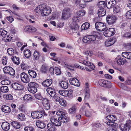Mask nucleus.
<instances>
[{
    "label": "nucleus",
    "mask_w": 131,
    "mask_h": 131,
    "mask_svg": "<svg viewBox=\"0 0 131 131\" xmlns=\"http://www.w3.org/2000/svg\"><path fill=\"white\" fill-rule=\"evenodd\" d=\"M43 7L42 5H38L36 7L35 9L34 10V11L38 14H40L41 15V13H42V11Z\"/></svg>",
    "instance_id": "b1692460"
},
{
    "label": "nucleus",
    "mask_w": 131,
    "mask_h": 131,
    "mask_svg": "<svg viewBox=\"0 0 131 131\" xmlns=\"http://www.w3.org/2000/svg\"><path fill=\"white\" fill-rule=\"evenodd\" d=\"M112 0H106L105 1V3L106 7L108 8H111L112 5L111 4Z\"/></svg>",
    "instance_id": "a18cd8bd"
},
{
    "label": "nucleus",
    "mask_w": 131,
    "mask_h": 131,
    "mask_svg": "<svg viewBox=\"0 0 131 131\" xmlns=\"http://www.w3.org/2000/svg\"><path fill=\"white\" fill-rule=\"evenodd\" d=\"M18 119L20 121H23L25 119V115L22 113L18 114L17 116Z\"/></svg>",
    "instance_id": "37998d69"
},
{
    "label": "nucleus",
    "mask_w": 131,
    "mask_h": 131,
    "mask_svg": "<svg viewBox=\"0 0 131 131\" xmlns=\"http://www.w3.org/2000/svg\"><path fill=\"white\" fill-rule=\"evenodd\" d=\"M121 35L124 38L129 39L131 38V33L129 32H126L124 33L123 32L121 34Z\"/></svg>",
    "instance_id": "cd10ccee"
},
{
    "label": "nucleus",
    "mask_w": 131,
    "mask_h": 131,
    "mask_svg": "<svg viewBox=\"0 0 131 131\" xmlns=\"http://www.w3.org/2000/svg\"><path fill=\"white\" fill-rule=\"evenodd\" d=\"M28 91L32 93H34L37 91V88L38 87V84L35 82H30L28 84Z\"/></svg>",
    "instance_id": "f03ea898"
},
{
    "label": "nucleus",
    "mask_w": 131,
    "mask_h": 131,
    "mask_svg": "<svg viewBox=\"0 0 131 131\" xmlns=\"http://www.w3.org/2000/svg\"><path fill=\"white\" fill-rule=\"evenodd\" d=\"M6 18L10 23H11L14 20L12 16H10L9 17H6Z\"/></svg>",
    "instance_id": "69168bd1"
},
{
    "label": "nucleus",
    "mask_w": 131,
    "mask_h": 131,
    "mask_svg": "<svg viewBox=\"0 0 131 131\" xmlns=\"http://www.w3.org/2000/svg\"><path fill=\"white\" fill-rule=\"evenodd\" d=\"M115 33V29L111 28L106 30L103 33V34L105 37H109L113 35Z\"/></svg>",
    "instance_id": "6e6552de"
},
{
    "label": "nucleus",
    "mask_w": 131,
    "mask_h": 131,
    "mask_svg": "<svg viewBox=\"0 0 131 131\" xmlns=\"http://www.w3.org/2000/svg\"><path fill=\"white\" fill-rule=\"evenodd\" d=\"M4 37L6 39V42L10 41L12 39V37L10 35H7L6 36H5Z\"/></svg>",
    "instance_id": "680f3d73"
},
{
    "label": "nucleus",
    "mask_w": 131,
    "mask_h": 131,
    "mask_svg": "<svg viewBox=\"0 0 131 131\" xmlns=\"http://www.w3.org/2000/svg\"><path fill=\"white\" fill-rule=\"evenodd\" d=\"M121 8L119 6L116 5L113 8V12L115 13H117L121 11Z\"/></svg>",
    "instance_id": "4c0bfd02"
},
{
    "label": "nucleus",
    "mask_w": 131,
    "mask_h": 131,
    "mask_svg": "<svg viewBox=\"0 0 131 131\" xmlns=\"http://www.w3.org/2000/svg\"><path fill=\"white\" fill-rule=\"evenodd\" d=\"M12 86L14 89L16 90H23V88L22 85L16 83H13L12 84Z\"/></svg>",
    "instance_id": "6ab92c4d"
},
{
    "label": "nucleus",
    "mask_w": 131,
    "mask_h": 131,
    "mask_svg": "<svg viewBox=\"0 0 131 131\" xmlns=\"http://www.w3.org/2000/svg\"><path fill=\"white\" fill-rule=\"evenodd\" d=\"M100 34L99 32L96 31L95 32L94 35H88L89 40L90 41V43L94 42L96 40V38L99 39Z\"/></svg>",
    "instance_id": "1a4fd4ad"
},
{
    "label": "nucleus",
    "mask_w": 131,
    "mask_h": 131,
    "mask_svg": "<svg viewBox=\"0 0 131 131\" xmlns=\"http://www.w3.org/2000/svg\"><path fill=\"white\" fill-rule=\"evenodd\" d=\"M106 118L109 121L112 122L115 121L117 120L116 117L114 115H109Z\"/></svg>",
    "instance_id": "473e14b6"
},
{
    "label": "nucleus",
    "mask_w": 131,
    "mask_h": 131,
    "mask_svg": "<svg viewBox=\"0 0 131 131\" xmlns=\"http://www.w3.org/2000/svg\"><path fill=\"white\" fill-rule=\"evenodd\" d=\"M11 124L12 126L16 128H19L20 127V123L16 121H14L11 122Z\"/></svg>",
    "instance_id": "72a5a7b5"
},
{
    "label": "nucleus",
    "mask_w": 131,
    "mask_h": 131,
    "mask_svg": "<svg viewBox=\"0 0 131 131\" xmlns=\"http://www.w3.org/2000/svg\"><path fill=\"white\" fill-rule=\"evenodd\" d=\"M82 63L85 65L88 66L91 69L93 70L94 69L95 66L92 63L85 60L83 61H82Z\"/></svg>",
    "instance_id": "5701e85b"
},
{
    "label": "nucleus",
    "mask_w": 131,
    "mask_h": 131,
    "mask_svg": "<svg viewBox=\"0 0 131 131\" xmlns=\"http://www.w3.org/2000/svg\"><path fill=\"white\" fill-rule=\"evenodd\" d=\"M53 97L54 98L55 100L57 102H59L61 100L60 97L57 94Z\"/></svg>",
    "instance_id": "e2e57ef3"
},
{
    "label": "nucleus",
    "mask_w": 131,
    "mask_h": 131,
    "mask_svg": "<svg viewBox=\"0 0 131 131\" xmlns=\"http://www.w3.org/2000/svg\"><path fill=\"white\" fill-rule=\"evenodd\" d=\"M42 115V113L40 111L33 112L31 113L32 117L34 119H38L41 118Z\"/></svg>",
    "instance_id": "9b49d317"
},
{
    "label": "nucleus",
    "mask_w": 131,
    "mask_h": 131,
    "mask_svg": "<svg viewBox=\"0 0 131 131\" xmlns=\"http://www.w3.org/2000/svg\"><path fill=\"white\" fill-rule=\"evenodd\" d=\"M10 69L12 70V68L9 66H6L3 68V70L4 73H7L9 72L8 71Z\"/></svg>",
    "instance_id": "49530a36"
},
{
    "label": "nucleus",
    "mask_w": 131,
    "mask_h": 131,
    "mask_svg": "<svg viewBox=\"0 0 131 131\" xmlns=\"http://www.w3.org/2000/svg\"><path fill=\"white\" fill-rule=\"evenodd\" d=\"M47 127L50 131H54L55 130V128L54 126L50 123L48 124Z\"/></svg>",
    "instance_id": "a19ab883"
},
{
    "label": "nucleus",
    "mask_w": 131,
    "mask_h": 131,
    "mask_svg": "<svg viewBox=\"0 0 131 131\" xmlns=\"http://www.w3.org/2000/svg\"><path fill=\"white\" fill-rule=\"evenodd\" d=\"M42 103L44 109L46 110H48L49 109L50 103L49 101L47 99H43L42 100Z\"/></svg>",
    "instance_id": "ddd939ff"
},
{
    "label": "nucleus",
    "mask_w": 131,
    "mask_h": 131,
    "mask_svg": "<svg viewBox=\"0 0 131 131\" xmlns=\"http://www.w3.org/2000/svg\"><path fill=\"white\" fill-rule=\"evenodd\" d=\"M0 91L3 93H6L8 91V88L6 86H2L0 88Z\"/></svg>",
    "instance_id": "e433bc0d"
},
{
    "label": "nucleus",
    "mask_w": 131,
    "mask_h": 131,
    "mask_svg": "<svg viewBox=\"0 0 131 131\" xmlns=\"http://www.w3.org/2000/svg\"><path fill=\"white\" fill-rule=\"evenodd\" d=\"M20 76L21 80L23 82L27 83L30 82V79L29 76L25 73H21Z\"/></svg>",
    "instance_id": "9d476101"
},
{
    "label": "nucleus",
    "mask_w": 131,
    "mask_h": 131,
    "mask_svg": "<svg viewBox=\"0 0 131 131\" xmlns=\"http://www.w3.org/2000/svg\"><path fill=\"white\" fill-rule=\"evenodd\" d=\"M125 47L127 50H131V43H128L124 44Z\"/></svg>",
    "instance_id": "4d7b16f0"
},
{
    "label": "nucleus",
    "mask_w": 131,
    "mask_h": 131,
    "mask_svg": "<svg viewBox=\"0 0 131 131\" xmlns=\"http://www.w3.org/2000/svg\"><path fill=\"white\" fill-rule=\"evenodd\" d=\"M69 82L71 84L76 86H79L80 85L78 80L75 78H71Z\"/></svg>",
    "instance_id": "a211bd4d"
},
{
    "label": "nucleus",
    "mask_w": 131,
    "mask_h": 131,
    "mask_svg": "<svg viewBox=\"0 0 131 131\" xmlns=\"http://www.w3.org/2000/svg\"><path fill=\"white\" fill-rule=\"evenodd\" d=\"M127 25V23L126 22L122 21L120 22L119 25V27L123 29Z\"/></svg>",
    "instance_id": "864d4df0"
},
{
    "label": "nucleus",
    "mask_w": 131,
    "mask_h": 131,
    "mask_svg": "<svg viewBox=\"0 0 131 131\" xmlns=\"http://www.w3.org/2000/svg\"><path fill=\"white\" fill-rule=\"evenodd\" d=\"M33 128L31 127H26L24 128V130L25 131H32Z\"/></svg>",
    "instance_id": "774afa93"
},
{
    "label": "nucleus",
    "mask_w": 131,
    "mask_h": 131,
    "mask_svg": "<svg viewBox=\"0 0 131 131\" xmlns=\"http://www.w3.org/2000/svg\"><path fill=\"white\" fill-rule=\"evenodd\" d=\"M28 73L30 76L33 78H36L37 76V73L35 71L32 70H29Z\"/></svg>",
    "instance_id": "f704fd0d"
},
{
    "label": "nucleus",
    "mask_w": 131,
    "mask_h": 131,
    "mask_svg": "<svg viewBox=\"0 0 131 131\" xmlns=\"http://www.w3.org/2000/svg\"><path fill=\"white\" fill-rule=\"evenodd\" d=\"M59 93L62 96H68L69 97H71L72 96V92L71 90L69 91L67 90L65 91H59Z\"/></svg>",
    "instance_id": "dca6fc26"
},
{
    "label": "nucleus",
    "mask_w": 131,
    "mask_h": 131,
    "mask_svg": "<svg viewBox=\"0 0 131 131\" xmlns=\"http://www.w3.org/2000/svg\"><path fill=\"white\" fill-rule=\"evenodd\" d=\"M98 11V15L99 17H102L105 16L106 13V10L104 8H99Z\"/></svg>",
    "instance_id": "aec40b11"
},
{
    "label": "nucleus",
    "mask_w": 131,
    "mask_h": 131,
    "mask_svg": "<svg viewBox=\"0 0 131 131\" xmlns=\"http://www.w3.org/2000/svg\"><path fill=\"white\" fill-rule=\"evenodd\" d=\"M59 84L62 88L64 89H67L69 85L68 82L66 81H63L60 82Z\"/></svg>",
    "instance_id": "a878e982"
},
{
    "label": "nucleus",
    "mask_w": 131,
    "mask_h": 131,
    "mask_svg": "<svg viewBox=\"0 0 131 131\" xmlns=\"http://www.w3.org/2000/svg\"><path fill=\"white\" fill-rule=\"evenodd\" d=\"M76 111V108L75 106H73L69 110V114H74Z\"/></svg>",
    "instance_id": "ea45409f"
},
{
    "label": "nucleus",
    "mask_w": 131,
    "mask_h": 131,
    "mask_svg": "<svg viewBox=\"0 0 131 131\" xmlns=\"http://www.w3.org/2000/svg\"><path fill=\"white\" fill-rule=\"evenodd\" d=\"M85 54L87 56L91 57L93 55V53L92 51H87L85 52Z\"/></svg>",
    "instance_id": "0e129e2a"
},
{
    "label": "nucleus",
    "mask_w": 131,
    "mask_h": 131,
    "mask_svg": "<svg viewBox=\"0 0 131 131\" xmlns=\"http://www.w3.org/2000/svg\"><path fill=\"white\" fill-rule=\"evenodd\" d=\"M97 5L99 8H105L106 7L105 2L103 1H101L98 2L97 4Z\"/></svg>",
    "instance_id": "7c9ffc66"
},
{
    "label": "nucleus",
    "mask_w": 131,
    "mask_h": 131,
    "mask_svg": "<svg viewBox=\"0 0 131 131\" xmlns=\"http://www.w3.org/2000/svg\"><path fill=\"white\" fill-rule=\"evenodd\" d=\"M70 9L69 8H66L62 11V18L63 19H67L70 17Z\"/></svg>",
    "instance_id": "39448f33"
},
{
    "label": "nucleus",
    "mask_w": 131,
    "mask_h": 131,
    "mask_svg": "<svg viewBox=\"0 0 131 131\" xmlns=\"http://www.w3.org/2000/svg\"><path fill=\"white\" fill-rule=\"evenodd\" d=\"M90 26V24L88 22L84 23L81 26V30H82L87 29L89 28Z\"/></svg>",
    "instance_id": "c85d7f7f"
},
{
    "label": "nucleus",
    "mask_w": 131,
    "mask_h": 131,
    "mask_svg": "<svg viewBox=\"0 0 131 131\" xmlns=\"http://www.w3.org/2000/svg\"><path fill=\"white\" fill-rule=\"evenodd\" d=\"M85 13V11L83 10H81L78 12L77 15L81 17L84 15Z\"/></svg>",
    "instance_id": "de8ad7c7"
},
{
    "label": "nucleus",
    "mask_w": 131,
    "mask_h": 131,
    "mask_svg": "<svg viewBox=\"0 0 131 131\" xmlns=\"http://www.w3.org/2000/svg\"><path fill=\"white\" fill-rule=\"evenodd\" d=\"M60 104L62 106H65L67 105V103L66 101L62 99L59 102Z\"/></svg>",
    "instance_id": "13d9d810"
},
{
    "label": "nucleus",
    "mask_w": 131,
    "mask_h": 131,
    "mask_svg": "<svg viewBox=\"0 0 131 131\" xmlns=\"http://www.w3.org/2000/svg\"><path fill=\"white\" fill-rule=\"evenodd\" d=\"M120 129L122 131H129L131 126V124L127 122L124 124L120 123L119 124Z\"/></svg>",
    "instance_id": "0eeeda50"
},
{
    "label": "nucleus",
    "mask_w": 131,
    "mask_h": 131,
    "mask_svg": "<svg viewBox=\"0 0 131 131\" xmlns=\"http://www.w3.org/2000/svg\"><path fill=\"white\" fill-rule=\"evenodd\" d=\"M115 40L114 38L108 39L105 42V45L107 47L113 45L115 42Z\"/></svg>",
    "instance_id": "393cba45"
},
{
    "label": "nucleus",
    "mask_w": 131,
    "mask_h": 131,
    "mask_svg": "<svg viewBox=\"0 0 131 131\" xmlns=\"http://www.w3.org/2000/svg\"><path fill=\"white\" fill-rule=\"evenodd\" d=\"M23 99L24 100H30L32 99V97L31 95L29 94L25 95L23 98Z\"/></svg>",
    "instance_id": "6e6d98bb"
},
{
    "label": "nucleus",
    "mask_w": 131,
    "mask_h": 131,
    "mask_svg": "<svg viewBox=\"0 0 131 131\" xmlns=\"http://www.w3.org/2000/svg\"><path fill=\"white\" fill-rule=\"evenodd\" d=\"M3 97L7 100H12L13 99L12 96L9 94H5L3 95Z\"/></svg>",
    "instance_id": "09e8293b"
},
{
    "label": "nucleus",
    "mask_w": 131,
    "mask_h": 131,
    "mask_svg": "<svg viewBox=\"0 0 131 131\" xmlns=\"http://www.w3.org/2000/svg\"><path fill=\"white\" fill-rule=\"evenodd\" d=\"M99 83L100 85L104 88H109L111 87V82L106 80H100L99 81Z\"/></svg>",
    "instance_id": "423d86ee"
},
{
    "label": "nucleus",
    "mask_w": 131,
    "mask_h": 131,
    "mask_svg": "<svg viewBox=\"0 0 131 131\" xmlns=\"http://www.w3.org/2000/svg\"><path fill=\"white\" fill-rule=\"evenodd\" d=\"M74 23H72L70 25V29L69 30V33L71 34H73L77 33L79 27L78 24H74Z\"/></svg>",
    "instance_id": "20e7f679"
},
{
    "label": "nucleus",
    "mask_w": 131,
    "mask_h": 131,
    "mask_svg": "<svg viewBox=\"0 0 131 131\" xmlns=\"http://www.w3.org/2000/svg\"><path fill=\"white\" fill-rule=\"evenodd\" d=\"M52 80L51 79H48L43 81L42 83V85L45 87H48L52 84Z\"/></svg>",
    "instance_id": "4be33fe9"
},
{
    "label": "nucleus",
    "mask_w": 131,
    "mask_h": 131,
    "mask_svg": "<svg viewBox=\"0 0 131 131\" xmlns=\"http://www.w3.org/2000/svg\"><path fill=\"white\" fill-rule=\"evenodd\" d=\"M36 125L38 127L41 128H45L46 125L43 122L38 121L36 122Z\"/></svg>",
    "instance_id": "c756f323"
},
{
    "label": "nucleus",
    "mask_w": 131,
    "mask_h": 131,
    "mask_svg": "<svg viewBox=\"0 0 131 131\" xmlns=\"http://www.w3.org/2000/svg\"><path fill=\"white\" fill-rule=\"evenodd\" d=\"M2 111L5 113H9L11 111L10 108L6 105L3 106L2 108Z\"/></svg>",
    "instance_id": "2f4dec72"
},
{
    "label": "nucleus",
    "mask_w": 131,
    "mask_h": 131,
    "mask_svg": "<svg viewBox=\"0 0 131 131\" xmlns=\"http://www.w3.org/2000/svg\"><path fill=\"white\" fill-rule=\"evenodd\" d=\"M126 17L127 19H131V10L129 11L126 13Z\"/></svg>",
    "instance_id": "052dcab7"
},
{
    "label": "nucleus",
    "mask_w": 131,
    "mask_h": 131,
    "mask_svg": "<svg viewBox=\"0 0 131 131\" xmlns=\"http://www.w3.org/2000/svg\"><path fill=\"white\" fill-rule=\"evenodd\" d=\"M24 53L25 57H30L31 56V52L30 50L26 49L24 51Z\"/></svg>",
    "instance_id": "c9c22d12"
},
{
    "label": "nucleus",
    "mask_w": 131,
    "mask_h": 131,
    "mask_svg": "<svg viewBox=\"0 0 131 131\" xmlns=\"http://www.w3.org/2000/svg\"><path fill=\"white\" fill-rule=\"evenodd\" d=\"M13 62L15 64L18 65L19 64V58H12Z\"/></svg>",
    "instance_id": "5fc2aeb1"
},
{
    "label": "nucleus",
    "mask_w": 131,
    "mask_h": 131,
    "mask_svg": "<svg viewBox=\"0 0 131 131\" xmlns=\"http://www.w3.org/2000/svg\"><path fill=\"white\" fill-rule=\"evenodd\" d=\"M80 20V18L78 17H74L72 18V23H74V24H78Z\"/></svg>",
    "instance_id": "603ef678"
},
{
    "label": "nucleus",
    "mask_w": 131,
    "mask_h": 131,
    "mask_svg": "<svg viewBox=\"0 0 131 131\" xmlns=\"http://www.w3.org/2000/svg\"><path fill=\"white\" fill-rule=\"evenodd\" d=\"M7 78H5L6 79L4 80L1 82V84L3 85H9L10 83V80L7 79Z\"/></svg>",
    "instance_id": "79ce46f5"
},
{
    "label": "nucleus",
    "mask_w": 131,
    "mask_h": 131,
    "mask_svg": "<svg viewBox=\"0 0 131 131\" xmlns=\"http://www.w3.org/2000/svg\"><path fill=\"white\" fill-rule=\"evenodd\" d=\"M117 62L119 65H123L124 64H126L127 63L125 59L123 58H119L117 60Z\"/></svg>",
    "instance_id": "bb28decb"
},
{
    "label": "nucleus",
    "mask_w": 131,
    "mask_h": 131,
    "mask_svg": "<svg viewBox=\"0 0 131 131\" xmlns=\"http://www.w3.org/2000/svg\"><path fill=\"white\" fill-rule=\"evenodd\" d=\"M48 68V67L47 66L45 65H43L41 67V71L42 73H45L46 72Z\"/></svg>",
    "instance_id": "c03bdc74"
},
{
    "label": "nucleus",
    "mask_w": 131,
    "mask_h": 131,
    "mask_svg": "<svg viewBox=\"0 0 131 131\" xmlns=\"http://www.w3.org/2000/svg\"><path fill=\"white\" fill-rule=\"evenodd\" d=\"M42 13H41V15L45 16L48 15L51 12V9L49 7H45L43 8Z\"/></svg>",
    "instance_id": "2eb2a0df"
},
{
    "label": "nucleus",
    "mask_w": 131,
    "mask_h": 131,
    "mask_svg": "<svg viewBox=\"0 0 131 131\" xmlns=\"http://www.w3.org/2000/svg\"><path fill=\"white\" fill-rule=\"evenodd\" d=\"M95 29L98 31H102L106 29V26L105 24L100 22H97L95 23Z\"/></svg>",
    "instance_id": "7ed1b4c3"
},
{
    "label": "nucleus",
    "mask_w": 131,
    "mask_h": 131,
    "mask_svg": "<svg viewBox=\"0 0 131 131\" xmlns=\"http://www.w3.org/2000/svg\"><path fill=\"white\" fill-rule=\"evenodd\" d=\"M57 114L61 116L60 117L58 118V119L62 122H67L69 120V117L65 116V113L63 111L59 110L57 112Z\"/></svg>",
    "instance_id": "f257e3e1"
},
{
    "label": "nucleus",
    "mask_w": 131,
    "mask_h": 131,
    "mask_svg": "<svg viewBox=\"0 0 131 131\" xmlns=\"http://www.w3.org/2000/svg\"><path fill=\"white\" fill-rule=\"evenodd\" d=\"M107 22L109 25L113 24L115 23L116 19V17L114 16L108 15L106 18Z\"/></svg>",
    "instance_id": "f8f14e48"
},
{
    "label": "nucleus",
    "mask_w": 131,
    "mask_h": 131,
    "mask_svg": "<svg viewBox=\"0 0 131 131\" xmlns=\"http://www.w3.org/2000/svg\"><path fill=\"white\" fill-rule=\"evenodd\" d=\"M2 127L4 131H7L10 128V125L7 122H4L2 123Z\"/></svg>",
    "instance_id": "412c9836"
},
{
    "label": "nucleus",
    "mask_w": 131,
    "mask_h": 131,
    "mask_svg": "<svg viewBox=\"0 0 131 131\" xmlns=\"http://www.w3.org/2000/svg\"><path fill=\"white\" fill-rule=\"evenodd\" d=\"M82 41L84 42L85 43H90L88 36L84 37L82 39Z\"/></svg>",
    "instance_id": "3c124183"
},
{
    "label": "nucleus",
    "mask_w": 131,
    "mask_h": 131,
    "mask_svg": "<svg viewBox=\"0 0 131 131\" xmlns=\"http://www.w3.org/2000/svg\"><path fill=\"white\" fill-rule=\"evenodd\" d=\"M55 73L57 75H59L60 74L61 72L60 69L56 67L54 68Z\"/></svg>",
    "instance_id": "bf43d9fd"
},
{
    "label": "nucleus",
    "mask_w": 131,
    "mask_h": 131,
    "mask_svg": "<svg viewBox=\"0 0 131 131\" xmlns=\"http://www.w3.org/2000/svg\"><path fill=\"white\" fill-rule=\"evenodd\" d=\"M51 122L55 125L57 126H60L61 125V121H59L58 119L56 118L53 117H51L50 119Z\"/></svg>",
    "instance_id": "f3484780"
},
{
    "label": "nucleus",
    "mask_w": 131,
    "mask_h": 131,
    "mask_svg": "<svg viewBox=\"0 0 131 131\" xmlns=\"http://www.w3.org/2000/svg\"><path fill=\"white\" fill-rule=\"evenodd\" d=\"M2 64L4 65H6L7 62V58H3L2 59Z\"/></svg>",
    "instance_id": "338daca9"
},
{
    "label": "nucleus",
    "mask_w": 131,
    "mask_h": 131,
    "mask_svg": "<svg viewBox=\"0 0 131 131\" xmlns=\"http://www.w3.org/2000/svg\"><path fill=\"white\" fill-rule=\"evenodd\" d=\"M8 54L10 56L13 55L14 54V51L12 48H9L7 50Z\"/></svg>",
    "instance_id": "8fccbe9b"
},
{
    "label": "nucleus",
    "mask_w": 131,
    "mask_h": 131,
    "mask_svg": "<svg viewBox=\"0 0 131 131\" xmlns=\"http://www.w3.org/2000/svg\"><path fill=\"white\" fill-rule=\"evenodd\" d=\"M24 31L27 32H35L36 31V29L31 26H27L24 27Z\"/></svg>",
    "instance_id": "4468645a"
},
{
    "label": "nucleus",
    "mask_w": 131,
    "mask_h": 131,
    "mask_svg": "<svg viewBox=\"0 0 131 131\" xmlns=\"http://www.w3.org/2000/svg\"><path fill=\"white\" fill-rule=\"evenodd\" d=\"M7 32L3 28L0 29V36L2 37H4L7 34Z\"/></svg>",
    "instance_id": "58836bf2"
}]
</instances>
